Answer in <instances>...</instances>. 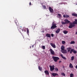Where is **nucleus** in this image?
I'll return each mask as SVG.
<instances>
[{"instance_id":"f257e3e1","label":"nucleus","mask_w":77,"mask_h":77,"mask_svg":"<svg viewBox=\"0 0 77 77\" xmlns=\"http://www.w3.org/2000/svg\"><path fill=\"white\" fill-rule=\"evenodd\" d=\"M64 21H65V22H61L62 24L63 25H65V24H69V23H70L71 22L70 21H69V20L67 19L64 20Z\"/></svg>"},{"instance_id":"f03ea898","label":"nucleus","mask_w":77,"mask_h":77,"mask_svg":"<svg viewBox=\"0 0 77 77\" xmlns=\"http://www.w3.org/2000/svg\"><path fill=\"white\" fill-rule=\"evenodd\" d=\"M75 24L73 23H69V28L70 29H71L72 28V27H75Z\"/></svg>"},{"instance_id":"7ed1b4c3","label":"nucleus","mask_w":77,"mask_h":77,"mask_svg":"<svg viewBox=\"0 0 77 77\" xmlns=\"http://www.w3.org/2000/svg\"><path fill=\"white\" fill-rule=\"evenodd\" d=\"M52 58L55 62H57V60L60 59V58L59 57H57L53 56L52 57Z\"/></svg>"},{"instance_id":"20e7f679","label":"nucleus","mask_w":77,"mask_h":77,"mask_svg":"<svg viewBox=\"0 0 77 77\" xmlns=\"http://www.w3.org/2000/svg\"><path fill=\"white\" fill-rule=\"evenodd\" d=\"M49 67L50 68V71H53L54 70V65L50 66Z\"/></svg>"},{"instance_id":"39448f33","label":"nucleus","mask_w":77,"mask_h":77,"mask_svg":"<svg viewBox=\"0 0 77 77\" xmlns=\"http://www.w3.org/2000/svg\"><path fill=\"white\" fill-rule=\"evenodd\" d=\"M57 28V26L56 24H53L52 25V26L51 27V29H54L55 28Z\"/></svg>"},{"instance_id":"423d86ee","label":"nucleus","mask_w":77,"mask_h":77,"mask_svg":"<svg viewBox=\"0 0 77 77\" xmlns=\"http://www.w3.org/2000/svg\"><path fill=\"white\" fill-rule=\"evenodd\" d=\"M15 23L17 25V29H18V30H19V32H20L21 31V30H22V29H21V27H22L21 26H19V25L18 26V25H17V22H15Z\"/></svg>"},{"instance_id":"0eeeda50","label":"nucleus","mask_w":77,"mask_h":77,"mask_svg":"<svg viewBox=\"0 0 77 77\" xmlns=\"http://www.w3.org/2000/svg\"><path fill=\"white\" fill-rule=\"evenodd\" d=\"M49 11L51 12V13H52V14L53 13L54 10H53V9L51 7H49Z\"/></svg>"},{"instance_id":"6e6552de","label":"nucleus","mask_w":77,"mask_h":77,"mask_svg":"<svg viewBox=\"0 0 77 77\" xmlns=\"http://www.w3.org/2000/svg\"><path fill=\"white\" fill-rule=\"evenodd\" d=\"M50 53L52 55H54V54H55L54 51L53 50V49H52L51 48L50 49Z\"/></svg>"},{"instance_id":"1a4fd4ad","label":"nucleus","mask_w":77,"mask_h":77,"mask_svg":"<svg viewBox=\"0 0 77 77\" xmlns=\"http://www.w3.org/2000/svg\"><path fill=\"white\" fill-rule=\"evenodd\" d=\"M52 75L53 77H55V76H56V75H57V77L59 76V74H58L55 73H52Z\"/></svg>"},{"instance_id":"9d476101","label":"nucleus","mask_w":77,"mask_h":77,"mask_svg":"<svg viewBox=\"0 0 77 77\" xmlns=\"http://www.w3.org/2000/svg\"><path fill=\"white\" fill-rule=\"evenodd\" d=\"M50 44L51 45V46L53 47V48H56V45H55V44H54L52 43H50Z\"/></svg>"},{"instance_id":"9b49d317","label":"nucleus","mask_w":77,"mask_h":77,"mask_svg":"<svg viewBox=\"0 0 77 77\" xmlns=\"http://www.w3.org/2000/svg\"><path fill=\"white\" fill-rule=\"evenodd\" d=\"M60 56L63 59H64V60H66V58L65 57H64L63 56V55L62 54H60Z\"/></svg>"},{"instance_id":"f8f14e48","label":"nucleus","mask_w":77,"mask_h":77,"mask_svg":"<svg viewBox=\"0 0 77 77\" xmlns=\"http://www.w3.org/2000/svg\"><path fill=\"white\" fill-rule=\"evenodd\" d=\"M44 72L46 75H49V72L48 70H46Z\"/></svg>"},{"instance_id":"ddd939ff","label":"nucleus","mask_w":77,"mask_h":77,"mask_svg":"<svg viewBox=\"0 0 77 77\" xmlns=\"http://www.w3.org/2000/svg\"><path fill=\"white\" fill-rule=\"evenodd\" d=\"M46 36L47 38H50L51 37V35L50 34H46Z\"/></svg>"},{"instance_id":"4468645a","label":"nucleus","mask_w":77,"mask_h":77,"mask_svg":"<svg viewBox=\"0 0 77 77\" xmlns=\"http://www.w3.org/2000/svg\"><path fill=\"white\" fill-rule=\"evenodd\" d=\"M63 17L64 18H68L69 16L68 15H63Z\"/></svg>"},{"instance_id":"2eb2a0df","label":"nucleus","mask_w":77,"mask_h":77,"mask_svg":"<svg viewBox=\"0 0 77 77\" xmlns=\"http://www.w3.org/2000/svg\"><path fill=\"white\" fill-rule=\"evenodd\" d=\"M60 30V29H58L56 30V31H55V32L56 33H59Z\"/></svg>"},{"instance_id":"dca6fc26","label":"nucleus","mask_w":77,"mask_h":77,"mask_svg":"<svg viewBox=\"0 0 77 77\" xmlns=\"http://www.w3.org/2000/svg\"><path fill=\"white\" fill-rule=\"evenodd\" d=\"M63 32L64 34H67L68 33V31H66V30H64L63 31Z\"/></svg>"},{"instance_id":"f3484780","label":"nucleus","mask_w":77,"mask_h":77,"mask_svg":"<svg viewBox=\"0 0 77 77\" xmlns=\"http://www.w3.org/2000/svg\"><path fill=\"white\" fill-rule=\"evenodd\" d=\"M73 23L75 24H77V19H75V21L73 22Z\"/></svg>"},{"instance_id":"a211bd4d","label":"nucleus","mask_w":77,"mask_h":77,"mask_svg":"<svg viewBox=\"0 0 77 77\" xmlns=\"http://www.w3.org/2000/svg\"><path fill=\"white\" fill-rule=\"evenodd\" d=\"M61 49L62 50H65V47L64 46H62L61 47Z\"/></svg>"},{"instance_id":"6ab92c4d","label":"nucleus","mask_w":77,"mask_h":77,"mask_svg":"<svg viewBox=\"0 0 77 77\" xmlns=\"http://www.w3.org/2000/svg\"><path fill=\"white\" fill-rule=\"evenodd\" d=\"M72 16H74V17H77V14H75V13H73L72 14Z\"/></svg>"},{"instance_id":"aec40b11","label":"nucleus","mask_w":77,"mask_h":77,"mask_svg":"<svg viewBox=\"0 0 77 77\" xmlns=\"http://www.w3.org/2000/svg\"><path fill=\"white\" fill-rule=\"evenodd\" d=\"M27 30V28H23L22 29V32L24 31V32H26V30Z\"/></svg>"},{"instance_id":"412c9836","label":"nucleus","mask_w":77,"mask_h":77,"mask_svg":"<svg viewBox=\"0 0 77 77\" xmlns=\"http://www.w3.org/2000/svg\"><path fill=\"white\" fill-rule=\"evenodd\" d=\"M71 47L68 48H67L68 52H69V51H70V50H71Z\"/></svg>"},{"instance_id":"4be33fe9","label":"nucleus","mask_w":77,"mask_h":77,"mask_svg":"<svg viewBox=\"0 0 77 77\" xmlns=\"http://www.w3.org/2000/svg\"><path fill=\"white\" fill-rule=\"evenodd\" d=\"M74 50V49H72L70 51V54H72V52H73Z\"/></svg>"},{"instance_id":"5701e85b","label":"nucleus","mask_w":77,"mask_h":77,"mask_svg":"<svg viewBox=\"0 0 77 77\" xmlns=\"http://www.w3.org/2000/svg\"><path fill=\"white\" fill-rule=\"evenodd\" d=\"M67 53V52H66V50L63 51L62 52V53H63L64 54H66Z\"/></svg>"},{"instance_id":"b1692460","label":"nucleus","mask_w":77,"mask_h":77,"mask_svg":"<svg viewBox=\"0 0 77 77\" xmlns=\"http://www.w3.org/2000/svg\"><path fill=\"white\" fill-rule=\"evenodd\" d=\"M69 67L70 68H72L73 67V66H72V64L71 63H70L69 65Z\"/></svg>"},{"instance_id":"393cba45","label":"nucleus","mask_w":77,"mask_h":77,"mask_svg":"<svg viewBox=\"0 0 77 77\" xmlns=\"http://www.w3.org/2000/svg\"><path fill=\"white\" fill-rule=\"evenodd\" d=\"M27 30V33L28 35H29V29L28 28H26Z\"/></svg>"},{"instance_id":"a878e982","label":"nucleus","mask_w":77,"mask_h":77,"mask_svg":"<svg viewBox=\"0 0 77 77\" xmlns=\"http://www.w3.org/2000/svg\"><path fill=\"white\" fill-rule=\"evenodd\" d=\"M38 69L40 71H42V68L41 67H40V66H38Z\"/></svg>"},{"instance_id":"bb28decb","label":"nucleus","mask_w":77,"mask_h":77,"mask_svg":"<svg viewBox=\"0 0 77 77\" xmlns=\"http://www.w3.org/2000/svg\"><path fill=\"white\" fill-rule=\"evenodd\" d=\"M75 43V42L74 41H72L71 42L70 44H74Z\"/></svg>"},{"instance_id":"cd10ccee","label":"nucleus","mask_w":77,"mask_h":77,"mask_svg":"<svg viewBox=\"0 0 77 77\" xmlns=\"http://www.w3.org/2000/svg\"><path fill=\"white\" fill-rule=\"evenodd\" d=\"M73 76H74V74L72 73H71L70 74V77H73Z\"/></svg>"},{"instance_id":"c85d7f7f","label":"nucleus","mask_w":77,"mask_h":77,"mask_svg":"<svg viewBox=\"0 0 77 77\" xmlns=\"http://www.w3.org/2000/svg\"><path fill=\"white\" fill-rule=\"evenodd\" d=\"M73 52L74 54H76V53H77V51H76L74 50Z\"/></svg>"},{"instance_id":"c756f323","label":"nucleus","mask_w":77,"mask_h":77,"mask_svg":"<svg viewBox=\"0 0 77 77\" xmlns=\"http://www.w3.org/2000/svg\"><path fill=\"white\" fill-rule=\"evenodd\" d=\"M71 60H74V56L72 57H71Z\"/></svg>"},{"instance_id":"7c9ffc66","label":"nucleus","mask_w":77,"mask_h":77,"mask_svg":"<svg viewBox=\"0 0 77 77\" xmlns=\"http://www.w3.org/2000/svg\"><path fill=\"white\" fill-rule=\"evenodd\" d=\"M66 42H65V41H62V43L63 44H65Z\"/></svg>"},{"instance_id":"2f4dec72","label":"nucleus","mask_w":77,"mask_h":77,"mask_svg":"<svg viewBox=\"0 0 77 77\" xmlns=\"http://www.w3.org/2000/svg\"><path fill=\"white\" fill-rule=\"evenodd\" d=\"M42 48L43 50H45V46H42Z\"/></svg>"},{"instance_id":"473e14b6","label":"nucleus","mask_w":77,"mask_h":77,"mask_svg":"<svg viewBox=\"0 0 77 77\" xmlns=\"http://www.w3.org/2000/svg\"><path fill=\"white\" fill-rule=\"evenodd\" d=\"M55 70L56 71H58V69H57V68H55Z\"/></svg>"},{"instance_id":"72a5a7b5","label":"nucleus","mask_w":77,"mask_h":77,"mask_svg":"<svg viewBox=\"0 0 77 77\" xmlns=\"http://www.w3.org/2000/svg\"><path fill=\"white\" fill-rule=\"evenodd\" d=\"M61 75H63V76H65V73H61Z\"/></svg>"},{"instance_id":"f704fd0d","label":"nucleus","mask_w":77,"mask_h":77,"mask_svg":"<svg viewBox=\"0 0 77 77\" xmlns=\"http://www.w3.org/2000/svg\"><path fill=\"white\" fill-rule=\"evenodd\" d=\"M43 8H44L45 9H46V6H45V5H43Z\"/></svg>"},{"instance_id":"c9c22d12","label":"nucleus","mask_w":77,"mask_h":77,"mask_svg":"<svg viewBox=\"0 0 77 77\" xmlns=\"http://www.w3.org/2000/svg\"><path fill=\"white\" fill-rule=\"evenodd\" d=\"M51 35L52 37H53L54 36V34H51Z\"/></svg>"},{"instance_id":"e433bc0d","label":"nucleus","mask_w":77,"mask_h":77,"mask_svg":"<svg viewBox=\"0 0 77 77\" xmlns=\"http://www.w3.org/2000/svg\"><path fill=\"white\" fill-rule=\"evenodd\" d=\"M58 15L59 16V17H61V14H58Z\"/></svg>"},{"instance_id":"4c0bfd02","label":"nucleus","mask_w":77,"mask_h":77,"mask_svg":"<svg viewBox=\"0 0 77 77\" xmlns=\"http://www.w3.org/2000/svg\"><path fill=\"white\" fill-rule=\"evenodd\" d=\"M53 24H56L54 23V22H53L52 23V25H53Z\"/></svg>"},{"instance_id":"58836bf2","label":"nucleus","mask_w":77,"mask_h":77,"mask_svg":"<svg viewBox=\"0 0 77 77\" xmlns=\"http://www.w3.org/2000/svg\"><path fill=\"white\" fill-rule=\"evenodd\" d=\"M29 5H32V4H31V2H30L29 4Z\"/></svg>"},{"instance_id":"ea45409f","label":"nucleus","mask_w":77,"mask_h":77,"mask_svg":"<svg viewBox=\"0 0 77 77\" xmlns=\"http://www.w3.org/2000/svg\"><path fill=\"white\" fill-rule=\"evenodd\" d=\"M75 68L76 69H77V65H76L75 66Z\"/></svg>"},{"instance_id":"a19ab883","label":"nucleus","mask_w":77,"mask_h":77,"mask_svg":"<svg viewBox=\"0 0 77 77\" xmlns=\"http://www.w3.org/2000/svg\"><path fill=\"white\" fill-rule=\"evenodd\" d=\"M60 62H61V61H59V63H60Z\"/></svg>"},{"instance_id":"79ce46f5","label":"nucleus","mask_w":77,"mask_h":77,"mask_svg":"<svg viewBox=\"0 0 77 77\" xmlns=\"http://www.w3.org/2000/svg\"><path fill=\"white\" fill-rule=\"evenodd\" d=\"M75 34V35H77V32H76Z\"/></svg>"},{"instance_id":"37998d69","label":"nucleus","mask_w":77,"mask_h":77,"mask_svg":"<svg viewBox=\"0 0 77 77\" xmlns=\"http://www.w3.org/2000/svg\"><path fill=\"white\" fill-rule=\"evenodd\" d=\"M33 47H34V45H32V48H33Z\"/></svg>"},{"instance_id":"c03bdc74","label":"nucleus","mask_w":77,"mask_h":77,"mask_svg":"<svg viewBox=\"0 0 77 77\" xmlns=\"http://www.w3.org/2000/svg\"><path fill=\"white\" fill-rule=\"evenodd\" d=\"M31 46H30V48H31Z\"/></svg>"},{"instance_id":"a18cd8bd","label":"nucleus","mask_w":77,"mask_h":77,"mask_svg":"<svg viewBox=\"0 0 77 77\" xmlns=\"http://www.w3.org/2000/svg\"><path fill=\"white\" fill-rule=\"evenodd\" d=\"M76 5H77V4H76Z\"/></svg>"}]
</instances>
